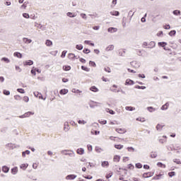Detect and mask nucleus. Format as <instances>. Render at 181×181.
I'll return each mask as SVG.
<instances>
[{
  "label": "nucleus",
  "instance_id": "6e6d98bb",
  "mask_svg": "<svg viewBox=\"0 0 181 181\" xmlns=\"http://www.w3.org/2000/svg\"><path fill=\"white\" fill-rule=\"evenodd\" d=\"M16 70L17 71H18L19 73H21V71H22V69H21V67L16 66Z\"/></svg>",
  "mask_w": 181,
  "mask_h": 181
},
{
  "label": "nucleus",
  "instance_id": "5fc2aeb1",
  "mask_svg": "<svg viewBox=\"0 0 181 181\" xmlns=\"http://www.w3.org/2000/svg\"><path fill=\"white\" fill-rule=\"evenodd\" d=\"M88 151H89L90 152H91V151H93V146L88 144Z\"/></svg>",
  "mask_w": 181,
  "mask_h": 181
},
{
  "label": "nucleus",
  "instance_id": "c85d7f7f",
  "mask_svg": "<svg viewBox=\"0 0 181 181\" xmlns=\"http://www.w3.org/2000/svg\"><path fill=\"white\" fill-rule=\"evenodd\" d=\"M90 91H93V93H97V91H98V88L95 86L90 87Z\"/></svg>",
  "mask_w": 181,
  "mask_h": 181
},
{
  "label": "nucleus",
  "instance_id": "7ed1b4c3",
  "mask_svg": "<svg viewBox=\"0 0 181 181\" xmlns=\"http://www.w3.org/2000/svg\"><path fill=\"white\" fill-rule=\"evenodd\" d=\"M34 95L35 97H38L41 100H44V101L46 100V98H43V96L42 95V93H40L39 92L34 93Z\"/></svg>",
  "mask_w": 181,
  "mask_h": 181
},
{
  "label": "nucleus",
  "instance_id": "0e129e2a",
  "mask_svg": "<svg viewBox=\"0 0 181 181\" xmlns=\"http://www.w3.org/2000/svg\"><path fill=\"white\" fill-rule=\"evenodd\" d=\"M145 18H146V14L144 15V17L141 18V22H146V19Z\"/></svg>",
  "mask_w": 181,
  "mask_h": 181
},
{
  "label": "nucleus",
  "instance_id": "79ce46f5",
  "mask_svg": "<svg viewBox=\"0 0 181 181\" xmlns=\"http://www.w3.org/2000/svg\"><path fill=\"white\" fill-rule=\"evenodd\" d=\"M175 175H176V173L172 171V172H170L168 173V175L170 176V177H173V176H175Z\"/></svg>",
  "mask_w": 181,
  "mask_h": 181
},
{
  "label": "nucleus",
  "instance_id": "de8ad7c7",
  "mask_svg": "<svg viewBox=\"0 0 181 181\" xmlns=\"http://www.w3.org/2000/svg\"><path fill=\"white\" fill-rule=\"evenodd\" d=\"M81 16L83 19L87 20V15L86 13H81Z\"/></svg>",
  "mask_w": 181,
  "mask_h": 181
},
{
  "label": "nucleus",
  "instance_id": "bf43d9fd",
  "mask_svg": "<svg viewBox=\"0 0 181 181\" xmlns=\"http://www.w3.org/2000/svg\"><path fill=\"white\" fill-rule=\"evenodd\" d=\"M127 149H128V151H129V152H131V151H132V152H134V151H135V148H134V147H128Z\"/></svg>",
  "mask_w": 181,
  "mask_h": 181
},
{
  "label": "nucleus",
  "instance_id": "f3484780",
  "mask_svg": "<svg viewBox=\"0 0 181 181\" xmlns=\"http://www.w3.org/2000/svg\"><path fill=\"white\" fill-rule=\"evenodd\" d=\"M45 45L48 47L53 46V42H52V40H47L45 42Z\"/></svg>",
  "mask_w": 181,
  "mask_h": 181
},
{
  "label": "nucleus",
  "instance_id": "e2e57ef3",
  "mask_svg": "<svg viewBox=\"0 0 181 181\" xmlns=\"http://www.w3.org/2000/svg\"><path fill=\"white\" fill-rule=\"evenodd\" d=\"M105 71H107V73H111V69L107 67V68H105Z\"/></svg>",
  "mask_w": 181,
  "mask_h": 181
},
{
  "label": "nucleus",
  "instance_id": "423d86ee",
  "mask_svg": "<svg viewBox=\"0 0 181 181\" xmlns=\"http://www.w3.org/2000/svg\"><path fill=\"white\" fill-rule=\"evenodd\" d=\"M102 168H108L110 166V163L108 161H103L101 163Z\"/></svg>",
  "mask_w": 181,
  "mask_h": 181
},
{
  "label": "nucleus",
  "instance_id": "cd10ccee",
  "mask_svg": "<svg viewBox=\"0 0 181 181\" xmlns=\"http://www.w3.org/2000/svg\"><path fill=\"white\" fill-rule=\"evenodd\" d=\"M30 153V151L29 150H26L25 151H23L22 153L23 157L25 158V156H26V155H29Z\"/></svg>",
  "mask_w": 181,
  "mask_h": 181
},
{
  "label": "nucleus",
  "instance_id": "13d9d810",
  "mask_svg": "<svg viewBox=\"0 0 181 181\" xmlns=\"http://www.w3.org/2000/svg\"><path fill=\"white\" fill-rule=\"evenodd\" d=\"M158 45L162 46V47H165V46H166V42H159Z\"/></svg>",
  "mask_w": 181,
  "mask_h": 181
},
{
  "label": "nucleus",
  "instance_id": "f257e3e1",
  "mask_svg": "<svg viewBox=\"0 0 181 181\" xmlns=\"http://www.w3.org/2000/svg\"><path fill=\"white\" fill-rule=\"evenodd\" d=\"M62 155H65V156H69L70 158H74L76 156V153L73 150H62L61 151Z\"/></svg>",
  "mask_w": 181,
  "mask_h": 181
},
{
  "label": "nucleus",
  "instance_id": "c9c22d12",
  "mask_svg": "<svg viewBox=\"0 0 181 181\" xmlns=\"http://www.w3.org/2000/svg\"><path fill=\"white\" fill-rule=\"evenodd\" d=\"M71 69V67H70V66H63V70H65V71H69V70H70Z\"/></svg>",
  "mask_w": 181,
  "mask_h": 181
},
{
  "label": "nucleus",
  "instance_id": "ea45409f",
  "mask_svg": "<svg viewBox=\"0 0 181 181\" xmlns=\"http://www.w3.org/2000/svg\"><path fill=\"white\" fill-rule=\"evenodd\" d=\"M35 28H38V29H42V28H43V26L37 23H35Z\"/></svg>",
  "mask_w": 181,
  "mask_h": 181
},
{
  "label": "nucleus",
  "instance_id": "8fccbe9b",
  "mask_svg": "<svg viewBox=\"0 0 181 181\" xmlns=\"http://www.w3.org/2000/svg\"><path fill=\"white\" fill-rule=\"evenodd\" d=\"M3 93L5 95H9V94H11V92H9V90H4Z\"/></svg>",
  "mask_w": 181,
  "mask_h": 181
},
{
  "label": "nucleus",
  "instance_id": "3c124183",
  "mask_svg": "<svg viewBox=\"0 0 181 181\" xmlns=\"http://www.w3.org/2000/svg\"><path fill=\"white\" fill-rule=\"evenodd\" d=\"M67 53V51H63L61 55V57L64 58L66 57V54Z\"/></svg>",
  "mask_w": 181,
  "mask_h": 181
},
{
  "label": "nucleus",
  "instance_id": "f8f14e48",
  "mask_svg": "<svg viewBox=\"0 0 181 181\" xmlns=\"http://www.w3.org/2000/svg\"><path fill=\"white\" fill-rule=\"evenodd\" d=\"M116 132H118V134H125L127 131L125 129H116Z\"/></svg>",
  "mask_w": 181,
  "mask_h": 181
},
{
  "label": "nucleus",
  "instance_id": "2eb2a0df",
  "mask_svg": "<svg viewBox=\"0 0 181 181\" xmlns=\"http://www.w3.org/2000/svg\"><path fill=\"white\" fill-rule=\"evenodd\" d=\"M12 175H17L18 174V167H14L11 169Z\"/></svg>",
  "mask_w": 181,
  "mask_h": 181
},
{
  "label": "nucleus",
  "instance_id": "9d476101",
  "mask_svg": "<svg viewBox=\"0 0 181 181\" xmlns=\"http://www.w3.org/2000/svg\"><path fill=\"white\" fill-rule=\"evenodd\" d=\"M2 172H4V173H8V172H9V167L4 165L2 167Z\"/></svg>",
  "mask_w": 181,
  "mask_h": 181
},
{
  "label": "nucleus",
  "instance_id": "49530a36",
  "mask_svg": "<svg viewBox=\"0 0 181 181\" xmlns=\"http://www.w3.org/2000/svg\"><path fill=\"white\" fill-rule=\"evenodd\" d=\"M23 101H25V103H29V97L24 96L23 97Z\"/></svg>",
  "mask_w": 181,
  "mask_h": 181
},
{
  "label": "nucleus",
  "instance_id": "864d4df0",
  "mask_svg": "<svg viewBox=\"0 0 181 181\" xmlns=\"http://www.w3.org/2000/svg\"><path fill=\"white\" fill-rule=\"evenodd\" d=\"M136 88H139V89H141V90H145V88H146V87L137 86H136Z\"/></svg>",
  "mask_w": 181,
  "mask_h": 181
},
{
  "label": "nucleus",
  "instance_id": "1a4fd4ad",
  "mask_svg": "<svg viewBox=\"0 0 181 181\" xmlns=\"http://www.w3.org/2000/svg\"><path fill=\"white\" fill-rule=\"evenodd\" d=\"M23 42L27 45H29V43H32V40L24 37L23 38Z\"/></svg>",
  "mask_w": 181,
  "mask_h": 181
},
{
  "label": "nucleus",
  "instance_id": "680f3d73",
  "mask_svg": "<svg viewBox=\"0 0 181 181\" xmlns=\"http://www.w3.org/2000/svg\"><path fill=\"white\" fill-rule=\"evenodd\" d=\"M84 53H86V54H88V53H90V49H85L83 51Z\"/></svg>",
  "mask_w": 181,
  "mask_h": 181
},
{
  "label": "nucleus",
  "instance_id": "dca6fc26",
  "mask_svg": "<svg viewBox=\"0 0 181 181\" xmlns=\"http://www.w3.org/2000/svg\"><path fill=\"white\" fill-rule=\"evenodd\" d=\"M66 16H68L69 18H76V16H77L76 13L71 12H68Z\"/></svg>",
  "mask_w": 181,
  "mask_h": 181
},
{
  "label": "nucleus",
  "instance_id": "0eeeda50",
  "mask_svg": "<svg viewBox=\"0 0 181 181\" xmlns=\"http://www.w3.org/2000/svg\"><path fill=\"white\" fill-rule=\"evenodd\" d=\"M151 176H153V173H146L143 174V177H151Z\"/></svg>",
  "mask_w": 181,
  "mask_h": 181
},
{
  "label": "nucleus",
  "instance_id": "c03bdc74",
  "mask_svg": "<svg viewBox=\"0 0 181 181\" xmlns=\"http://www.w3.org/2000/svg\"><path fill=\"white\" fill-rule=\"evenodd\" d=\"M23 18H25V19H29V18H30L29 14H28L26 13H23Z\"/></svg>",
  "mask_w": 181,
  "mask_h": 181
},
{
  "label": "nucleus",
  "instance_id": "473e14b6",
  "mask_svg": "<svg viewBox=\"0 0 181 181\" xmlns=\"http://www.w3.org/2000/svg\"><path fill=\"white\" fill-rule=\"evenodd\" d=\"M125 110H127V111H134V110H135V108L133 107H131V106H127L125 107Z\"/></svg>",
  "mask_w": 181,
  "mask_h": 181
},
{
  "label": "nucleus",
  "instance_id": "4c0bfd02",
  "mask_svg": "<svg viewBox=\"0 0 181 181\" xmlns=\"http://www.w3.org/2000/svg\"><path fill=\"white\" fill-rule=\"evenodd\" d=\"M157 166H159L160 168H166V165L162 163H158Z\"/></svg>",
  "mask_w": 181,
  "mask_h": 181
},
{
  "label": "nucleus",
  "instance_id": "603ef678",
  "mask_svg": "<svg viewBox=\"0 0 181 181\" xmlns=\"http://www.w3.org/2000/svg\"><path fill=\"white\" fill-rule=\"evenodd\" d=\"M81 69L82 70H84V71H90V70L88 69V68L84 66H81Z\"/></svg>",
  "mask_w": 181,
  "mask_h": 181
},
{
  "label": "nucleus",
  "instance_id": "ddd939ff",
  "mask_svg": "<svg viewBox=\"0 0 181 181\" xmlns=\"http://www.w3.org/2000/svg\"><path fill=\"white\" fill-rule=\"evenodd\" d=\"M78 155H84V149L83 148H78L76 151Z\"/></svg>",
  "mask_w": 181,
  "mask_h": 181
},
{
  "label": "nucleus",
  "instance_id": "a878e982",
  "mask_svg": "<svg viewBox=\"0 0 181 181\" xmlns=\"http://www.w3.org/2000/svg\"><path fill=\"white\" fill-rule=\"evenodd\" d=\"M165 125H161V124H157L156 126V129L157 131H162V128H163Z\"/></svg>",
  "mask_w": 181,
  "mask_h": 181
},
{
  "label": "nucleus",
  "instance_id": "39448f33",
  "mask_svg": "<svg viewBox=\"0 0 181 181\" xmlns=\"http://www.w3.org/2000/svg\"><path fill=\"white\" fill-rule=\"evenodd\" d=\"M117 30H118V29H117L116 28H109L107 29V32H109L110 33H115V32H117Z\"/></svg>",
  "mask_w": 181,
  "mask_h": 181
},
{
  "label": "nucleus",
  "instance_id": "9b49d317",
  "mask_svg": "<svg viewBox=\"0 0 181 181\" xmlns=\"http://www.w3.org/2000/svg\"><path fill=\"white\" fill-rule=\"evenodd\" d=\"M77 177V175H69L66 176V179L68 180H71L73 179H76Z\"/></svg>",
  "mask_w": 181,
  "mask_h": 181
},
{
  "label": "nucleus",
  "instance_id": "69168bd1",
  "mask_svg": "<svg viewBox=\"0 0 181 181\" xmlns=\"http://www.w3.org/2000/svg\"><path fill=\"white\" fill-rule=\"evenodd\" d=\"M100 124H102L103 125H105L107 124V120H103V121H99Z\"/></svg>",
  "mask_w": 181,
  "mask_h": 181
},
{
  "label": "nucleus",
  "instance_id": "4be33fe9",
  "mask_svg": "<svg viewBox=\"0 0 181 181\" xmlns=\"http://www.w3.org/2000/svg\"><path fill=\"white\" fill-rule=\"evenodd\" d=\"M106 52H110V50H114V45H109L106 49Z\"/></svg>",
  "mask_w": 181,
  "mask_h": 181
},
{
  "label": "nucleus",
  "instance_id": "aec40b11",
  "mask_svg": "<svg viewBox=\"0 0 181 181\" xmlns=\"http://www.w3.org/2000/svg\"><path fill=\"white\" fill-rule=\"evenodd\" d=\"M32 64H33V61L32 60H28L25 62V63L24 64V66H32Z\"/></svg>",
  "mask_w": 181,
  "mask_h": 181
},
{
  "label": "nucleus",
  "instance_id": "37998d69",
  "mask_svg": "<svg viewBox=\"0 0 181 181\" xmlns=\"http://www.w3.org/2000/svg\"><path fill=\"white\" fill-rule=\"evenodd\" d=\"M136 168H137V169L142 168V164H141L139 163H136Z\"/></svg>",
  "mask_w": 181,
  "mask_h": 181
},
{
  "label": "nucleus",
  "instance_id": "b1692460",
  "mask_svg": "<svg viewBox=\"0 0 181 181\" xmlns=\"http://www.w3.org/2000/svg\"><path fill=\"white\" fill-rule=\"evenodd\" d=\"M8 148H9L10 149H15V148H16V146H15V144L11 143L7 144Z\"/></svg>",
  "mask_w": 181,
  "mask_h": 181
},
{
  "label": "nucleus",
  "instance_id": "72a5a7b5",
  "mask_svg": "<svg viewBox=\"0 0 181 181\" xmlns=\"http://www.w3.org/2000/svg\"><path fill=\"white\" fill-rule=\"evenodd\" d=\"M78 124H80L81 125H86V124H87V122H86L85 120H78Z\"/></svg>",
  "mask_w": 181,
  "mask_h": 181
},
{
  "label": "nucleus",
  "instance_id": "bb28decb",
  "mask_svg": "<svg viewBox=\"0 0 181 181\" xmlns=\"http://www.w3.org/2000/svg\"><path fill=\"white\" fill-rule=\"evenodd\" d=\"M69 59H70V60H73V59H76V55L74 54H69L68 55Z\"/></svg>",
  "mask_w": 181,
  "mask_h": 181
},
{
  "label": "nucleus",
  "instance_id": "2f4dec72",
  "mask_svg": "<svg viewBox=\"0 0 181 181\" xmlns=\"http://www.w3.org/2000/svg\"><path fill=\"white\" fill-rule=\"evenodd\" d=\"M115 148H116V149H122V148H124V146L121 144H115Z\"/></svg>",
  "mask_w": 181,
  "mask_h": 181
},
{
  "label": "nucleus",
  "instance_id": "052dcab7",
  "mask_svg": "<svg viewBox=\"0 0 181 181\" xmlns=\"http://www.w3.org/2000/svg\"><path fill=\"white\" fill-rule=\"evenodd\" d=\"M21 9H26V2H25L21 6Z\"/></svg>",
  "mask_w": 181,
  "mask_h": 181
},
{
  "label": "nucleus",
  "instance_id": "6ab92c4d",
  "mask_svg": "<svg viewBox=\"0 0 181 181\" xmlns=\"http://www.w3.org/2000/svg\"><path fill=\"white\" fill-rule=\"evenodd\" d=\"M121 159V156H115L113 158V161L114 162H119Z\"/></svg>",
  "mask_w": 181,
  "mask_h": 181
},
{
  "label": "nucleus",
  "instance_id": "58836bf2",
  "mask_svg": "<svg viewBox=\"0 0 181 181\" xmlns=\"http://www.w3.org/2000/svg\"><path fill=\"white\" fill-rule=\"evenodd\" d=\"M1 60H2L3 62H6V63H10V62H11V60H9V59H8V58H6V57H3V58L1 59Z\"/></svg>",
  "mask_w": 181,
  "mask_h": 181
},
{
  "label": "nucleus",
  "instance_id": "20e7f679",
  "mask_svg": "<svg viewBox=\"0 0 181 181\" xmlns=\"http://www.w3.org/2000/svg\"><path fill=\"white\" fill-rule=\"evenodd\" d=\"M130 64L132 66V67H134V69H138V67H139V63H138L136 61L132 62Z\"/></svg>",
  "mask_w": 181,
  "mask_h": 181
},
{
  "label": "nucleus",
  "instance_id": "09e8293b",
  "mask_svg": "<svg viewBox=\"0 0 181 181\" xmlns=\"http://www.w3.org/2000/svg\"><path fill=\"white\" fill-rule=\"evenodd\" d=\"M17 91H18V93H21V94H25V90L22 88L17 89Z\"/></svg>",
  "mask_w": 181,
  "mask_h": 181
},
{
  "label": "nucleus",
  "instance_id": "f704fd0d",
  "mask_svg": "<svg viewBox=\"0 0 181 181\" xmlns=\"http://www.w3.org/2000/svg\"><path fill=\"white\" fill-rule=\"evenodd\" d=\"M156 156H158V153H156V152H151V158H155Z\"/></svg>",
  "mask_w": 181,
  "mask_h": 181
},
{
  "label": "nucleus",
  "instance_id": "f03ea898",
  "mask_svg": "<svg viewBox=\"0 0 181 181\" xmlns=\"http://www.w3.org/2000/svg\"><path fill=\"white\" fill-rule=\"evenodd\" d=\"M35 113H32L31 112H28L23 115L19 116V118H28L30 115H33Z\"/></svg>",
  "mask_w": 181,
  "mask_h": 181
},
{
  "label": "nucleus",
  "instance_id": "a19ab883",
  "mask_svg": "<svg viewBox=\"0 0 181 181\" xmlns=\"http://www.w3.org/2000/svg\"><path fill=\"white\" fill-rule=\"evenodd\" d=\"M170 36H175L176 35V30H171L169 33Z\"/></svg>",
  "mask_w": 181,
  "mask_h": 181
},
{
  "label": "nucleus",
  "instance_id": "4d7b16f0",
  "mask_svg": "<svg viewBox=\"0 0 181 181\" xmlns=\"http://www.w3.org/2000/svg\"><path fill=\"white\" fill-rule=\"evenodd\" d=\"M134 12H132V11H129V16H130V18H132L134 16Z\"/></svg>",
  "mask_w": 181,
  "mask_h": 181
},
{
  "label": "nucleus",
  "instance_id": "393cba45",
  "mask_svg": "<svg viewBox=\"0 0 181 181\" xmlns=\"http://www.w3.org/2000/svg\"><path fill=\"white\" fill-rule=\"evenodd\" d=\"M69 93V90L67 89H62L60 91H59V94H67Z\"/></svg>",
  "mask_w": 181,
  "mask_h": 181
},
{
  "label": "nucleus",
  "instance_id": "c756f323",
  "mask_svg": "<svg viewBox=\"0 0 181 181\" xmlns=\"http://www.w3.org/2000/svg\"><path fill=\"white\" fill-rule=\"evenodd\" d=\"M147 110L149 111V112H153V111H156V109H155L153 107H148Z\"/></svg>",
  "mask_w": 181,
  "mask_h": 181
},
{
  "label": "nucleus",
  "instance_id": "774afa93",
  "mask_svg": "<svg viewBox=\"0 0 181 181\" xmlns=\"http://www.w3.org/2000/svg\"><path fill=\"white\" fill-rule=\"evenodd\" d=\"M164 29H166V30L170 29V25H164Z\"/></svg>",
  "mask_w": 181,
  "mask_h": 181
},
{
  "label": "nucleus",
  "instance_id": "7c9ffc66",
  "mask_svg": "<svg viewBox=\"0 0 181 181\" xmlns=\"http://www.w3.org/2000/svg\"><path fill=\"white\" fill-rule=\"evenodd\" d=\"M173 15H175L176 16L180 15V10H175L173 11Z\"/></svg>",
  "mask_w": 181,
  "mask_h": 181
},
{
  "label": "nucleus",
  "instance_id": "412c9836",
  "mask_svg": "<svg viewBox=\"0 0 181 181\" xmlns=\"http://www.w3.org/2000/svg\"><path fill=\"white\" fill-rule=\"evenodd\" d=\"M28 166H29V165L28 164H21L20 165L21 169H22L23 170H26V168H28Z\"/></svg>",
  "mask_w": 181,
  "mask_h": 181
},
{
  "label": "nucleus",
  "instance_id": "e433bc0d",
  "mask_svg": "<svg viewBox=\"0 0 181 181\" xmlns=\"http://www.w3.org/2000/svg\"><path fill=\"white\" fill-rule=\"evenodd\" d=\"M76 49H77L78 50H83V45H76Z\"/></svg>",
  "mask_w": 181,
  "mask_h": 181
},
{
  "label": "nucleus",
  "instance_id": "a18cd8bd",
  "mask_svg": "<svg viewBox=\"0 0 181 181\" xmlns=\"http://www.w3.org/2000/svg\"><path fill=\"white\" fill-rule=\"evenodd\" d=\"M89 64L90 66H92L93 67H95L97 65L95 64V62H93V61H90L89 62Z\"/></svg>",
  "mask_w": 181,
  "mask_h": 181
},
{
  "label": "nucleus",
  "instance_id": "5701e85b",
  "mask_svg": "<svg viewBox=\"0 0 181 181\" xmlns=\"http://www.w3.org/2000/svg\"><path fill=\"white\" fill-rule=\"evenodd\" d=\"M169 107V103H166L164 105L161 107V110L164 111L165 110H168Z\"/></svg>",
  "mask_w": 181,
  "mask_h": 181
},
{
  "label": "nucleus",
  "instance_id": "338daca9",
  "mask_svg": "<svg viewBox=\"0 0 181 181\" xmlns=\"http://www.w3.org/2000/svg\"><path fill=\"white\" fill-rule=\"evenodd\" d=\"M99 29H100V26L98 25L93 27V30H98Z\"/></svg>",
  "mask_w": 181,
  "mask_h": 181
},
{
  "label": "nucleus",
  "instance_id": "6e6552de",
  "mask_svg": "<svg viewBox=\"0 0 181 181\" xmlns=\"http://www.w3.org/2000/svg\"><path fill=\"white\" fill-rule=\"evenodd\" d=\"M134 84V81L131 79H127L125 82L126 86H132Z\"/></svg>",
  "mask_w": 181,
  "mask_h": 181
},
{
  "label": "nucleus",
  "instance_id": "4468645a",
  "mask_svg": "<svg viewBox=\"0 0 181 181\" xmlns=\"http://www.w3.org/2000/svg\"><path fill=\"white\" fill-rule=\"evenodd\" d=\"M110 15H112V16H119V12L117 11H112L110 12Z\"/></svg>",
  "mask_w": 181,
  "mask_h": 181
},
{
  "label": "nucleus",
  "instance_id": "a211bd4d",
  "mask_svg": "<svg viewBox=\"0 0 181 181\" xmlns=\"http://www.w3.org/2000/svg\"><path fill=\"white\" fill-rule=\"evenodd\" d=\"M13 56L18 59H22V54L21 52H14Z\"/></svg>",
  "mask_w": 181,
  "mask_h": 181
}]
</instances>
